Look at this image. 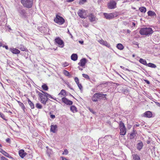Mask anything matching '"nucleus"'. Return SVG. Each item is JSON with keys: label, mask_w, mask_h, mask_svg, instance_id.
<instances>
[{"label": "nucleus", "mask_w": 160, "mask_h": 160, "mask_svg": "<svg viewBox=\"0 0 160 160\" xmlns=\"http://www.w3.org/2000/svg\"><path fill=\"white\" fill-rule=\"evenodd\" d=\"M106 96V94H104L102 93H96L93 95L91 99L93 102H95L97 101L98 100H100L104 98V100H105L107 99Z\"/></svg>", "instance_id": "1"}, {"label": "nucleus", "mask_w": 160, "mask_h": 160, "mask_svg": "<svg viewBox=\"0 0 160 160\" xmlns=\"http://www.w3.org/2000/svg\"><path fill=\"white\" fill-rule=\"evenodd\" d=\"M153 31L151 28H142L139 31V33L142 35L148 36L153 33Z\"/></svg>", "instance_id": "2"}, {"label": "nucleus", "mask_w": 160, "mask_h": 160, "mask_svg": "<svg viewBox=\"0 0 160 160\" xmlns=\"http://www.w3.org/2000/svg\"><path fill=\"white\" fill-rule=\"evenodd\" d=\"M33 0H22L21 3L25 7L31 8L32 5Z\"/></svg>", "instance_id": "3"}, {"label": "nucleus", "mask_w": 160, "mask_h": 160, "mask_svg": "<svg viewBox=\"0 0 160 160\" xmlns=\"http://www.w3.org/2000/svg\"><path fill=\"white\" fill-rule=\"evenodd\" d=\"M119 129L120 130V134L121 135H124L126 132V128L124 123L121 121L119 122Z\"/></svg>", "instance_id": "4"}, {"label": "nucleus", "mask_w": 160, "mask_h": 160, "mask_svg": "<svg viewBox=\"0 0 160 160\" xmlns=\"http://www.w3.org/2000/svg\"><path fill=\"white\" fill-rule=\"evenodd\" d=\"M54 21L59 25H62L65 22V20L63 18L58 15H56V17L54 19Z\"/></svg>", "instance_id": "5"}, {"label": "nucleus", "mask_w": 160, "mask_h": 160, "mask_svg": "<svg viewBox=\"0 0 160 160\" xmlns=\"http://www.w3.org/2000/svg\"><path fill=\"white\" fill-rule=\"evenodd\" d=\"M37 92L38 93V95L40 99L41 102L44 105L46 104L48 99V98L42 93L39 92Z\"/></svg>", "instance_id": "6"}, {"label": "nucleus", "mask_w": 160, "mask_h": 160, "mask_svg": "<svg viewBox=\"0 0 160 160\" xmlns=\"http://www.w3.org/2000/svg\"><path fill=\"white\" fill-rule=\"evenodd\" d=\"M104 17L107 19H110L116 17L117 15H116L115 12L108 13H104L103 14Z\"/></svg>", "instance_id": "7"}, {"label": "nucleus", "mask_w": 160, "mask_h": 160, "mask_svg": "<svg viewBox=\"0 0 160 160\" xmlns=\"http://www.w3.org/2000/svg\"><path fill=\"white\" fill-rule=\"evenodd\" d=\"M117 3L114 0L110 1L108 5V8L111 9H113L116 7Z\"/></svg>", "instance_id": "8"}, {"label": "nucleus", "mask_w": 160, "mask_h": 160, "mask_svg": "<svg viewBox=\"0 0 160 160\" xmlns=\"http://www.w3.org/2000/svg\"><path fill=\"white\" fill-rule=\"evenodd\" d=\"M78 14V16L81 18H85L87 17L86 11L83 10H79Z\"/></svg>", "instance_id": "9"}, {"label": "nucleus", "mask_w": 160, "mask_h": 160, "mask_svg": "<svg viewBox=\"0 0 160 160\" xmlns=\"http://www.w3.org/2000/svg\"><path fill=\"white\" fill-rule=\"evenodd\" d=\"M18 11L19 14V15L22 18H24L25 17L26 12L25 10L21 7H19L18 8Z\"/></svg>", "instance_id": "10"}, {"label": "nucleus", "mask_w": 160, "mask_h": 160, "mask_svg": "<svg viewBox=\"0 0 160 160\" xmlns=\"http://www.w3.org/2000/svg\"><path fill=\"white\" fill-rule=\"evenodd\" d=\"M55 42L59 45H61V47L63 48L64 46V42L59 37L55 39Z\"/></svg>", "instance_id": "11"}, {"label": "nucleus", "mask_w": 160, "mask_h": 160, "mask_svg": "<svg viewBox=\"0 0 160 160\" xmlns=\"http://www.w3.org/2000/svg\"><path fill=\"white\" fill-rule=\"evenodd\" d=\"M62 101L67 105H70L72 104L73 102L72 101L67 99L66 98H62Z\"/></svg>", "instance_id": "12"}, {"label": "nucleus", "mask_w": 160, "mask_h": 160, "mask_svg": "<svg viewBox=\"0 0 160 160\" xmlns=\"http://www.w3.org/2000/svg\"><path fill=\"white\" fill-rule=\"evenodd\" d=\"M91 22H93L96 21L97 20V18L96 16L93 13H90L89 14L88 16H87Z\"/></svg>", "instance_id": "13"}, {"label": "nucleus", "mask_w": 160, "mask_h": 160, "mask_svg": "<svg viewBox=\"0 0 160 160\" xmlns=\"http://www.w3.org/2000/svg\"><path fill=\"white\" fill-rule=\"evenodd\" d=\"M152 114L151 112L147 111L143 114L142 116L146 118H151L152 117Z\"/></svg>", "instance_id": "14"}, {"label": "nucleus", "mask_w": 160, "mask_h": 160, "mask_svg": "<svg viewBox=\"0 0 160 160\" xmlns=\"http://www.w3.org/2000/svg\"><path fill=\"white\" fill-rule=\"evenodd\" d=\"M87 63V59L85 58L81 59L80 62L78 63V65L82 67H84Z\"/></svg>", "instance_id": "15"}, {"label": "nucleus", "mask_w": 160, "mask_h": 160, "mask_svg": "<svg viewBox=\"0 0 160 160\" xmlns=\"http://www.w3.org/2000/svg\"><path fill=\"white\" fill-rule=\"evenodd\" d=\"M98 42L101 44L105 46L106 47L110 48L111 47V46L110 44L108 43L106 41H104L102 39H101L98 41Z\"/></svg>", "instance_id": "16"}, {"label": "nucleus", "mask_w": 160, "mask_h": 160, "mask_svg": "<svg viewBox=\"0 0 160 160\" xmlns=\"http://www.w3.org/2000/svg\"><path fill=\"white\" fill-rule=\"evenodd\" d=\"M57 126L56 125H51V126L50 131L53 133H55L57 130Z\"/></svg>", "instance_id": "17"}, {"label": "nucleus", "mask_w": 160, "mask_h": 160, "mask_svg": "<svg viewBox=\"0 0 160 160\" xmlns=\"http://www.w3.org/2000/svg\"><path fill=\"white\" fill-rule=\"evenodd\" d=\"M26 154V153L25 152L24 150H20L19 151V155L22 158L25 156Z\"/></svg>", "instance_id": "18"}, {"label": "nucleus", "mask_w": 160, "mask_h": 160, "mask_svg": "<svg viewBox=\"0 0 160 160\" xmlns=\"http://www.w3.org/2000/svg\"><path fill=\"white\" fill-rule=\"evenodd\" d=\"M10 51L13 53L16 54H19L20 53V51L18 49L15 48H10Z\"/></svg>", "instance_id": "19"}, {"label": "nucleus", "mask_w": 160, "mask_h": 160, "mask_svg": "<svg viewBox=\"0 0 160 160\" xmlns=\"http://www.w3.org/2000/svg\"><path fill=\"white\" fill-rule=\"evenodd\" d=\"M143 146V143L142 142L138 143L137 145V149L139 151H140L142 148Z\"/></svg>", "instance_id": "20"}, {"label": "nucleus", "mask_w": 160, "mask_h": 160, "mask_svg": "<svg viewBox=\"0 0 160 160\" xmlns=\"http://www.w3.org/2000/svg\"><path fill=\"white\" fill-rule=\"evenodd\" d=\"M78 55L76 54H72L71 56V59L74 61H76L78 59Z\"/></svg>", "instance_id": "21"}, {"label": "nucleus", "mask_w": 160, "mask_h": 160, "mask_svg": "<svg viewBox=\"0 0 160 160\" xmlns=\"http://www.w3.org/2000/svg\"><path fill=\"white\" fill-rule=\"evenodd\" d=\"M17 102L19 105V106L21 107L23 109V111L24 112H25V107L23 104L21 102H20L19 101H17Z\"/></svg>", "instance_id": "22"}, {"label": "nucleus", "mask_w": 160, "mask_h": 160, "mask_svg": "<svg viewBox=\"0 0 160 160\" xmlns=\"http://www.w3.org/2000/svg\"><path fill=\"white\" fill-rule=\"evenodd\" d=\"M132 158L134 160H140V157L137 154H134L132 155Z\"/></svg>", "instance_id": "23"}, {"label": "nucleus", "mask_w": 160, "mask_h": 160, "mask_svg": "<svg viewBox=\"0 0 160 160\" xmlns=\"http://www.w3.org/2000/svg\"><path fill=\"white\" fill-rule=\"evenodd\" d=\"M66 95V91L63 89H62L58 94V95L60 96V95H62L64 97Z\"/></svg>", "instance_id": "24"}, {"label": "nucleus", "mask_w": 160, "mask_h": 160, "mask_svg": "<svg viewBox=\"0 0 160 160\" xmlns=\"http://www.w3.org/2000/svg\"><path fill=\"white\" fill-rule=\"evenodd\" d=\"M136 135V132L135 130H133V132L130 134V139H133Z\"/></svg>", "instance_id": "25"}, {"label": "nucleus", "mask_w": 160, "mask_h": 160, "mask_svg": "<svg viewBox=\"0 0 160 160\" xmlns=\"http://www.w3.org/2000/svg\"><path fill=\"white\" fill-rule=\"evenodd\" d=\"M148 16H156L155 13L151 11H149L148 12Z\"/></svg>", "instance_id": "26"}, {"label": "nucleus", "mask_w": 160, "mask_h": 160, "mask_svg": "<svg viewBox=\"0 0 160 160\" xmlns=\"http://www.w3.org/2000/svg\"><path fill=\"white\" fill-rule=\"evenodd\" d=\"M117 48L120 50H122L124 48V47L122 44L118 43L117 46Z\"/></svg>", "instance_id": "27"}, {"label": "nucleus", "mask_w": 160, "mask_h": 160, "mask_svg": "<svg viewBox=\"0 0 160 160\" xmlns=\"http://www.w3.org/2000/svg\"><path fill=\"white\" fill-rule=\"evenodd\" d=\"M18 48L21 51H26L27 50L26 48H25L24 46L21 45L19 46Z\"/></svg>", "instance_id": "28"}, {"label": "nucleus", "mask_w": 160, "mask_h": 160, "mask_svg": "<svg viewBox=\"0 0 160 160\" xmlns=\"http://www.w3.org/2000/svg\"><path fill=\"white\" fill-rule=\"evenodd\" d=\"M139 61L141 63L147 66V62L146 60L140 58L139 59Z\"/></svg>", "instance_id": "29"}, {"label": "nucleus", "mask_w": 160, "mask_h": 160, "mask_svg": "<svg viewBox=\"0 0 160 160\" xmlns=\"http://www.w3.org/2000/svg\"><path fill=\"white\" fill-rule=\"evenodd\" d=\"M28 102L31 108L32 109H34V106L33 103L29 99H28Z\"/></svg>", "instance_id": "30"}, {"label": "nucleus", "mask_w": 160, "mask_h": 160, "mask_svg": "<svg viewBox=\"0 0 160 160\" xmlns=\"http://www.w3.org/2000/svg\"><path fill=\"white\" fill-rule=\"evenodd\" d=\"M0 152L5 156H8V153L1 148H0Z\"/></svg>", "instance_id": "31"}, {"label": "nucleus", "mask_w": 160, "mask_h": 160, "mask_svg": "<svg viewBox=\"0 0 160 160\" xmlns=\"http://www.w3.org/2000/svg\"><path fill=\"white\" fill-rule=\"evenodd\" d=\"M139 9L142 12L145 13L146 11V8L144 7H141L139 8Z\"/></svg>", "instance_id": "32"}, {"label": "nucleus", "mask_w": 160, "mask_h": 160, "mask_svg": "<svg viewBox=\"0 0 160 160\" xmlns=\"http://www.w3.org/2000/svg\"><path fill=\"white\" fill-rule=\"evenodd\" d=\"M147 66L153 68H155L156 67V66L155 64L151 63H149L147 64Z\"/></svg>", "instance_id": "33"}, {"label": "nucleus", "mask_w": 160, "mask_h": 160, "mask_svg": "<svg viewBox=\"0 0 160 160\" xmlns=\"http://www.w3.org/2000/svg\"><path fill=\"white\" fill-rule=\"evenodd\" d=\"M70 110L72 112H77V108L74 106H72L70 107Z\"/></svg>", "instance_id": "34"}, {"label": "nucleus", "mask_w": 160, "mask_h": 160, "mask_svg": "<svg viewBox=\"0 0 160 160\" xmlns=\"http://www.w3.org/2000/svg\"><path fill=\"white\" fill-rule=\"evenodd\" d=\"M42 89L45 91L48 90V86L45 84H44L42 86Z\"/></svg>", "instance_id": "35"}, {"label": "nucleus", "mask_w": 160, "mask_h": 160, "mask_svg": "<svg viewBox=\"0 0 160 160\" xmlns=\"http://www.w3.org/2000/svg\"><path fill=\"white\" fill-rule=\"evenodd\" d=\"M63 73L66 76H69L70 75L69 72L66 70H64Z\"/></svg>", "instance_id": "36"}, {"label": "nucleus", "mask_w": 160, "mask_h": 160, "mask_svg": "<svg viewBox=\"0 0 160 160\" xmlns=\"http://www.w3.org/2000/svg\"><path fill=\"white\" fill-rule=\"evenodd\" d=\"M36 107L38 109H41L42 108V106L39 103L36 104Z\"/></svg>", "instance_id": "37"}, {"label": "nucleus", "mask_w": 160, "mask_h": 160, "mask_svg": "<svg viewBox=\"0 0 160 160\" xmlns=\"http://www.w3.org/2000/svg\"><path fill=\"white\" fill-rule=\"evenodd\" d=\"M74 80L77 85L80 83L79 82V80L77 77H76L75 78Z\"/></svg>", "instance_id": "38"}, {"label": "nucleus", "mask_w": 160, "mask_h": 160, "mask_svg": "<svg viewBox=\"0 0 160 160\" xmlns=\"http://www.w3.org/2000/svg\"><path fill=\"white\" fill-rule=\"evenodd\" d=\"M0 117L2 118L3 119L6 120L5 116L2 113L0 112Z\"/></svg>", "instance_id": "39"}, {"label": "nucleus", "mask_w": 160, "mask_h": 160, "mask_svg": "<svg viewBox=\"0 0 160 160\" xmlns=\"http://www.w3.org/2000/svg\"><path fill=\"white\" fill-rule=\"evenodd\" d=\"M82 76L86 79H90L89 76L86 74H82Z\"/></svg>", "instance_id": "40"}, {"label": "nucleus", "mask_w": 160, "mask_h": 160, "mask_svg": "<svg viewBox=\"0 0 160 160\" xmlns=\"http://www.w3.org/2000/svg\"><path fill=\"white\" fill-rule=\"evenodd\" d=\"M68 151L67 149H65L64 150V152L62 153L63 155H67L68 153Z\"/></svg>", "instance_id": "41"}, {"label": "nucleus", "mask_w": 160, "mask_h": 160, "mask_svg": "<svg viewBox=\"0 0 160 160\" xmlns=\"http://www.w3.org/2000/svg\"><path fill=\"white\" fill-rule=\"evenodd\" d=\"M88 108V110H89V111L92 113L93 114L95 113V112L93 111V110L91 108H90V107H88L87 108Z\"/></svg>", "instance_id": "42"}, {"label": "nucleus", "mask_w": 160, "mask_h": 160, "mask_svg": "<svg viewBox=\"0 0 160 160\" xmlns=\"http://www.w3.org/2000/svg\"><path fill=\"white\" fill-rule=\"evenodd\" d=\"M68 64L66 62H64L62 63V66L64 67H65L68 66Z\"/></svg>", "instance_id": "43"}, {"label": "nucleus", "mask_w": 160, "mask_h": 160, "mask_svg": "<svg viewBox=\"0 0 160 160\" xmlns=\"http://www.w3.org/2000/svg\"><path fill=\"white\" fill-rule=\"evenodd\" d=\"M77 85H78L79 88L81 90H82V86L81 84L80 83H79V84H78Z\"/></svg>", "instance_id": "44"}, {"label": "nucleus", "mask_w": 160, "mask_h": 160, "mask_svg": "<svg viewBox=\"0 0 160 160\" xmlns=\"http://www.w3.org/2000/svg\"><path fill=\"white\" fill-rule=\"evenodd\" d=\"M86 0H81L79 1V3L80 4H83L84 2H85Z\"/></svg>", "instance_id": "45"}, {"label": "nucleus", "mask_w": 160, "mask_h": 160, "mask_svg": "<svg viewBox=\"0 0 160 160\" xmlns=\"http://www.w3.org/2000/svg\"><path fill=\"white\" fill-rule=\"evenodd\" d=\"M7 158H6L5 157L3 156H2L1 157V160H7Z\"/></svg>", "instance_id": "46"}, {"label": "nucleus", "mask_w": 160, "mask_h": 160, "mask_svg": "<svg viewBox=\"0 0 160 160\" xmlns=\"http://www.w3.org/2000/svg\"><path fill=\"white\" fill-rule=\"evenodd\" d=\"M50 117L52 119H54L55 118V116L54 115H50Z\"/></svg>", "instance_id": "47"}, {"label": "nucleus", "mask_w": 160, "mask_h": 160, "mask_svg": "<svg viewBox=\"0 0 160 160\" xmlns=\"http://www.w3.org/2000/svg\"><path fill=\"white\" fill-rule=\"evenodd\" d=\"M6 141L7 142L10 143V139L9 138H7L6 139Z\"/></svg>", "instance_id": "48"}, {"label": "nucleus", "mask_w": 160, "mask_h": 160, "mask_svg": "<svg viewBox=\"0 0 160 160\" xmlns=\"http://www.w3.org/2000/svg\"><path fill=\"white\" fill-rule=\"evenodd\" d=\"M144 81L146 82L148 84H150L149 81L147 80H144Z\"/></svg>", "instance_id": "49"}, {"label": "nucleus", "mask_w": 160, "mask_h": 160, "mask_svg": "<svg viewBox=\"0 0 160 160\" xmlns=\"http://www.w3.org/2000/svg\"><path fill=\"white\" fill-rule=\"evenodd\" d=\"M49 97V98H51L53 99V97L49 94H48V95L47 96V98Z\"/></svg>", "instance_id": "50"}, {"label": "nucleus", "mask_w": 160, "mask_h": 160, "mask_svg": "<svg viewBox=\"0 0 160 160\" xmlns=\"http://www.w3.org/2000/svg\"><path fill=\"white\" fill-rule=\"evenodd\" d=\"M61 158H62V160H68V159L63 157H62Z\"/></svg>", "instance_id": "51"}, {"label": "nucleus", "mask_w": 160, "mask_h": 160, "mask_svg": "<svg viewBox=\"0 0 160 160\" xmlns=\"http://www.w3.org/2000/svg\"><path fill=\"white\" fill-rule=\"evenodd\" d=\"M74 0H66V1L67 2H72Z\"/></svg>", "instance_id": "52"}, {"label": "nucleus", "mask_w": 160, "mask_h": 160, "mask_svg": "<svg viewBox=\"0 0 160 160\" xmlns=\"http://www.w3.org/2000/svg\"><path fill=\"white\" fill-rule=\"evenodd\" d=\"M6 157H8V158H13L11 156H10L8 154V156H6Z\"/></svg>", "instance_id": "53"}, {"label": "nucleus", "mask_w": 160, "mask_h": 160, "mask_svg": "<svg viewBox=\"0 0 160 160\" xmlns=\"http://www.w3.org/2000/svg\"><path fill=\"white\" fill-rule=\"evenodd\" d=\"M3 47H5V48L7 50L8 49V46H3Z\"/></svg>", "instance_id": "54"}, {"label": "nucleus", "mask_w": 160, "mask_h": 160, "mask_svg": "<svg viewBox=\"0 0 160 160\" xmlns=\"http://www.w3.org/2000/svg\"><path fill=\"white\" fill-rule=\"evenodd\" d=\"M79 43L81 44H82L83 43V41H79Z\"/></svg>", "instance_id": "55"}, {"label": "nucleus", "mask_w": 160, "mask_h": 160, "mask_svg": "<svg viewBox=\"0 0 160 160\" xmlns=\"http://www.w3.org/2000/svg\"><path fill=\"white\" fill-rule=\"evenodd\" d=\"M68 32L69 34V35L71 36V37H72V36L71 34L70 33V32H69V31L68 30Z\"/></svg>", "instance_id": "56"}, {"label": "nucleus", "mask_w": 160, "mask_h": 160, "mask_svg": "<svg viewBox=\"0 0 160 160\" xmlns=\"http://www.w3.org/2000/svg\"><path fill=\"white\" fill-rule=\"evenodd\" d=\"M140 124H136L135 125H134V126H136V127H138L139 126Z\"/></svg>", "instance_id": "57"}, {"label": "nucleus", "mask_w": 160, "mask_h": 160, "mask_svg": "<svg viewBox=\"0 0 160 160\" xmlns=\"http://www.w3.org/2000/svg\"><path fill=\"white\" fill-rule=\"evenodd\" d=\"M78 68L81 71L82 70V69L79 66L78 67Z\"/></svg>", "instance_id": "58"}, {"label": "nucleus", "mask_w": 160, "mask_h": 160, "mask_svg": "<svg viewBox=\"0 0 160 160\" xmlns=\"http://www.w3.org/2000/svg\"><path fill=\"white\" fill-rule=\"evenodd\" d=\"M45 94H44L45 95V96H46L47 97V96L48 95V94H48V93H47V92H46L45 93Z\"/></svg>", "instance_id": "59"}, {"label": "nucleus", "mask_w": 160, "mask_h": 160, "mask_svg": "<svg viewBox=\"0 0 160 160\" xmlns=\"http://www.w3.org/2000/svg\"><path fill=\"white\" fill-rule=\"evenodd\" d=\"M131 32V31L130 30H127V32L128 33H130Z\"/></svg>", "instance_id": "60"}, {"label": "nucleus", "mask_w": 160, "mask_h": 160, "mask_svg": "<svg viewBox=\"0 0 160 160\" xmlns=\"http://www.w3.org/2000/svg\"><path fill=\"white\" fill-rule=\"evenodd\" d=\"M132 25L133 26H135V23L134 22H133L132 23Z\"/></svg>", "instance_id": "61"}, {"label": "nucleus", "mask_w": 160, "mask_h": 160, "mask_svg": "<svg viewBox=\"0 0 160 160\" xmlns=\"http://www.w3.org/2000/svg\"><path fill=\"white\" fill-rule=\"evenodd\" d=\"M41 91L43 93V94H45V93L46 92H44V91H42V90H41Z\"/></svg>", "instance_id": "62"}, {"label": "nucleus", "mask_w": 160, "mask_h": 160, "mask_svg": "<svg viewBox=\"0 0 160 160\" xmlns=\"http://www.w3.org/2000/svg\"><path fill=\"white\" fill-rule=\"evenodd\" d=\"M158 104H157V105L158 106H159V107H160V103H157Z\"/></svg>", "instance_id": "63"}, {"label": "nucleus", "mask_w": 160, "mask_h": 160, "mask_svg": "<svg viewBox=\"0 0 160 160\" xmlns=\"http://www.w3.org/2000/svg\"><path fill=\"white\" fill-rule=\"evenodd\" d=\"M120 68H123H123H124L123 66H120Z\"/></svg>", "instance_id": "64"}]
</instances>
